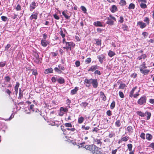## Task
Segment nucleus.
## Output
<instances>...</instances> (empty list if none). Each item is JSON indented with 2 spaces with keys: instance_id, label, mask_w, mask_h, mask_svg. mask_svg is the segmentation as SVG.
<instances>
[{
  "instance_id": "nucleus-1",
  "label": "nucleus",
  "mask_w": 154,
  "mask_h": 154,
  "mask_svg": "<svg viewBox=\"0 0 154 154\" xmlns=\"http://www.w3.org/2000/svg\"><path fill=\"white\" fill-rule=\"evenodd\" d=\"M83 147L85 148L86 149L90 150L93 154H96L97 152H98L99 151L98 149V147L94 145H87Z\"/></svg>"
},
{
  "instance_id": "nucleus-2",
  "label": "nucleus",
  "mask_w": 154,
  "mask_h": 154,
  "mask_svg": "<svg viewBox=\"0 0 154 154\" xmlns=\"http://www.w3.org/2000/svg\"><path fill=\"white\" fill-rule=\"evenodd\" d=\"M147 68L146 66V63L145 62L142 63L139 66L140 70L141 73L144 75H146L148 74L150 72V70L147 69H144Z\"/></svg>"
},
{
  "instance_id": "nucleus-3",
  "label": "nucleus",
  "mask_w": 154,
  "mask_h": 154,
  "mask_svg": "<svg viewBox=\"0 0 154 154\" xmlns=\"http://www.w3.org/2000/svg\"><path fill=\"white\" fill-rule=\"evenodd\" d=\"M75 44L72 42H66L65 46L63 47V49H66V50H71L72 48H74Z\"/></svg>"
},
{
  "instance_id": "nucleus-4",
  "label": "nucleus",
  "mask_w": 154,
  "mask_h": 154,
  "mask_svg": "<svg viewBox=\"0 0 154 154\" xmlns=\"http://www.w3.org/2000/svg\"><path fill=\"white\" fill-rule=\"evenodd\" d=\"M137 88V86H136L133 88L130 91L129 93V96L130 97H133L134 98H137V97L139 95V92L140 91V90H139L138 92H137L136 94H134V91Z\"/></svg>"
},
{
  "instance_id": "nucleus-5",
  "label": "nucleus",
  "mask_w": 154,
  "mask_h": 154,
  "mask_svg": "<svg viewBox=\"0 0 154 154\" xmlns=\"http://www.w3.org/2000/svg\"><path fill=\"white\" fill-rule=\"evenodd\" d=\"M146 100V97L145 95H143L138 100L137 103L139 105H144L145 104Z\"/></svg>"
},
{
  "instance_id": "nucleus-6",
  "label": "nucleus",
  "mask_w": 154,
  "mask_h": 154,
  "mask_svg": "<svg viewBox=\"0 0 154 154\" xmlns=\"http://www.w3.org/2000/svg\"><path fill=\"white\" fill-rule=\"evenodd\" d=\"M106 19L107 20L106 23L111 25H113L114 21H116V18L111 15H109V17H107Z\"/></svg>"
},
{
  "instance_id": "nucleus-7",
  "label": "nucleus",
  "mask_w": 154,
  "mask_h": 154,
  "mask_svg": "<svg viewBox=\"0 0 154 154\" xmlns=\"http://www.w3.org/2000/svg\"><path fill=\"white\" fill-rule=\"evenodd\" d=\"M105 56L103 54H101L97 56V58L98 59L99 62L102 64L103 61L105 60Z\"/></svg>"
},
{
  "instance_id": "nucleus-8",
  "label": "nucleus",
  "mask_w": 154,
  "mask_h": 154,
  "mask_svg": "<svg viewBox=\"0 0 154 154\" xmlns=\"http://www.w3.org/2000/svg\"><path fill=\"white\" fill-rule=\"evenodd\" d=\"M137 25L139 26L140 28L143 29L146 26V24L142 21H140L137 22Z\"/></svg>"
},
{
  "instance_id": "nucleus-9",
  "label": "nucleus",
  "mask_w": 154,
  "mask_h": 154,
  "mask_svg": "<svg viewBox=\"0 0 154 154\" xmlns=\"http://www.w3.org/2000/svg\"><path fill=\"white\" fill-rule=\"evenodd\" d=\"M67 10L64 11L62 12V14L66 19H69L71 15L70 14Z\"/></svg>"
},
{
  "instance_id": "nucleus-10",
  "label": "nucleus",
  "mask_w": 154,
  "mask_h": 154,
  "mask_svg": "<svg viewBox=\"0 0 154 154\" xmlns=\"http://www.w3.org/2000/svg\"><path fill=\"white\" fill-rule=\"evenodd\" d=\"M67 33V32L65 29L63 28V29H62L61 28V30L60 32L59 33L62 38H64L65 37L66 35L65 33Z\"/></svg>"
},
{
  "instance_id": "nucleus-11",
  "label": "nucleus",
  "mask_w": 154,
  "mask_h": 154,
  "mask_svg": "<svg viewBox=\"0 0 154 154\" xmlns=\"http://www.w3.org/2000/svg\"><path fill=\"white\" fill-rule=\"evenodd\" d=\"M41 43L43 47H45L49 43V42L45 39H42L41 41Z\"/></svg>"
},
{
  "instance_id": "nucleus-12",
  "label": "nucleus",
  "mask_w": 154,
  "mask_h": 154,
  "mask_svg": "<svg viewBox=\"0 0 154 154\" xmlns=\"http://www.w3.org/2000/svg\"><path fill=\"white\" fill-rule=\"evenodd\" d=\"M94 143L98 146H100L102 144V142H101L100 140L97 138L94 139Z\"/></svg>"
},
{
  "instance_id": "nucleus-13",
  "label": "nucleus",
  "mask_w": 154,
  "mask_h": 154,
  "mask_svg": "<svg viewBox=\"0 0 154 154\" xmlns=\"http://www.w3.org/2000/svg\"><path fill=\"white\" fill-rule=\"evenodd\" d=\"M93 87L94 88H96L97 87L98 83L97 80L96 79H94L92 83Z\"/></svg>"
},
{
  "instance_id": "nucleus-14",
  "label": "nucleus",
  "mask_w": 154,
  "mask_h": 154,
  "mask_svg": "<svg viewBox=\"0 0 154 154\" xmlns=\"http://www.w3.org/2000/svg\"><path fill=\"white\" fill-rule=\"evenodd\" d=\"M98 69V66L97 65H94L91 66L88 69V71L93 72Z\"/></svg>"
},
{
  "instance_id": "nucleus-15",
  "label": "nucleus",
  "mask_w": 154,
  "mask_h": 154,
  "mask_svg": "<svg viewBox=\"0 0 154 154\" xmlns=\"http://www.w3.org/2000/svg\"><path fill=\"white\" fill-rule=\"evenodd\" d=\"M94 25L96 26L102 27L103 24L100 21H97L94 23Z\"/></svg>"
},
{
  "instance_id": "nucleus-16",
  "label": "nucleus",
  "mask_w": 154,
  "mask_h": 154,
  "mask_svg": "<svg viewBox=\"0 0 154 154\" xmlns=\"http://www.w3.org/2000/svg\"><path fill=\"white\" fill-rule=\"evenodd\" d=\"M20 85V84L18 82H17L16 85L14 87V89L15 91V94L17 95L18 92V89Z\"/></svg>"
},
{
  "instance_id": "nucleus-17",
  "label": "nucleus",
  "mask_w": 154,
  "mask_h": 154,
  "mask_svg": "<svg viewBox=\"0 0 154 154\" xmlns=\"http://www.w3.org/2000/svg\"><path fill=\"white\" fill-rule=\"evenodd\" d=\"M94 79H85L84 81V83H86L87 84H92L93 81Z\"/></svg>"
},
{
  "instance_id": "nucleus-18",
  "label": "nucleus",
  "mask_w": 154,
  "mask_h": 154,
  "mask_svg": "<svg viewBox=\"0 0 154 154\" xmlns=\"http://www.w3.org/2000/svg\"><path fill=\"white\" fill-rule=\"evenodd\" d=\"M57 82L60 84H63L65 82L64 79L61 77H59L57 78Z\"/></svg>"
},
{
  "instance_id": "nucleus-19",
  "label": "nucleus",
  "mask_w": 154,
  "mask_h": 154,
  "mask_svg": "<svg viewBox=\"0 0 154 154\" xmlns=\"http://www.w3.org/2000/svg\"><path fill=\"white\" fill-rule=\"evenodd\" d=\"M36 6V3L34 2H32L30 5V10L34 9Z\"/></svg>"
},
{
  "instance_id": "nucleus-20",
  "label": "nucleus",
  "mask_w": 154,
  "mask_h": 154,
  "mask_svg": "<svg viewBox=\"0 0 154 154\" xmlns=\"http://www.w3.org/2000/svg\"><path fill=\"white\" fill-rule=\"evenodd\" d=\"M110 10L112 13L115 12L117 10V8L116 6L115 5H112Z\"/></svg>"
},
{
  "instance_id": "nucleus-21",
  "label": "nucleus",
  "mask_w": 154,
  "mask_h": 154,
  "mask_svg": "<svg viewBox=\"0 0 154 154\" xmlns=\"http://www.w3.org/2000/svg\"><path fill=\"white\" fill-rule=\"evenodd\" d=\"M126 130L128 131L129 134H131L133 132V129L132 126H129L127 127Z\"/></svg>"
},
{
  "instance_id": "nucleus-22",
  "label": "nucleus",
  "mask_w": 154,
  "mask_h": 154,
  "mask_svg": "<svg viewBox=\"0 0 154 154\" xmlns=\"http://www.w3.org/2000/svg\"><path fill=\"white\" fill-rule=\"evenodd\" d=\"M108 54L110 57H111L115 56L116 55V54L114 52L109 50L108 53Z\"/></svg>"
},
{
  "instance_id": "nucleus-23",
  "label": "nucleus",
  "mask_w": 154,
  "mask_h": 154,
  "mask_svg": "<svg viewBox=\"0 0 154 154\" xmlns=\"http://www.w3.org/2000/svg\"><path fill=\"white\" fill-rule=\"evenodd\" d=\"M100 93L101 97V98H102V100L104 101L106 100V97L104 93L102 91H101L100 92Z\"/></svg>"
},
{
  "instance_id": "nucleus-24",
  "label": "nucleus",
  "mask_w": 154,
  "mask_h": 154,
  "mask_svg": "<svg viewBox=\"0 0 154 154\" xmlns=\"http://www.w3.org/2000/svg\"><path fill=\"white\" fill-rule=\"evenodd\" d=\"M53 69L51 68H49L45 70V74H47L49 73H51L52 72Z\"/></svg>"
},
{
  "instance_id": "nucleus-25",
  "label": "nucleus",
  "mask_w": 154,
  "mask_h": 154,
  "mask_svg": "<svg viewBox=\"0 0 154 154\" xmlns=\"http://www.w3.org/2000/svg\"><path fill=\"white\" fill-rule=\"evenodd\" d=\"M37 18V14H35L31 15L30 17V19L32 20L34 19L35 20H36Z\"/></svg>"
},
{
  "instance_id": "nucleus-26",
  "label": "nucleus",
  "mask_w": 154,
  "mask_h": 154,
  "mask_svg": "<svg viewBox=\"0 0 154 154\" xmlns=\"http://www.w3.org/2000/svg\"><path fill=\"white\" fill-rule=\"evenodd\" d=\"M78 90V87H75L74 89L72 90L71 91V93L73 95L75 94L77 91Z\"/></svg>"
},
{
  "instance_id": "nucleus-27",
  "label": "nucleus",
  "mask_w": 154,
  "mask_h": 154,
  "mask_svg": "<svg viewBox=\"0 0 154 154\" xmlns=\"http://www.w3.org/2000/svg\"><path fill=\"white\" fill-rule=\"evenodd\" d=\"M60 111H62L64 113L67 112L68 111V108L67 107H61L60 109Z\"/></svg>"
},
{
  "instance_id": "nucleus-28",
  "label": "nucleus",
  "mask_w": 154,
  "mask_h": 154,
  "mask_svg": "<svg viewBox=\"0 0 154 154\" xmlns=\"http://www.w3.org/2000/svg\"><path fill=\"white\" fill-rule=\"evenodd\" d=\"M152 137V136L150 134H146V139L149 140H151Z\"/></svg>"
},
{
  "instance_id": "nucleus-29",
  "label": "nucleus",
  "mask_w": 154,
  "mask_h": 154,
  "mask_svg": "<svg viewBox=\"0 0 154 154\" xmlns=\"http://www.w3.org/2000/svg\"><path fill=\"white\" fill-rule=\"evenodd\" d=\"M145 116L146 115L147 116V120H149L151 116V113L150 112H146L145 113Z\"/></svg>"
},
{
  "instance_id": "nucleus-30",
  "label": "nucleus",
  "mask_w": 154,
  "mask_h": 154,
  "mask_svg": "<svg viewBox=\"0 0 154 154\" xmlns=\"http://www.w3.org/2000/svg\"><path fill=\"white\" fill-rule=\"evenodd\" d=\"M84 121V118L82 117L81 116L78 118V122L79 124L82 123Z\"/></svg>"
},
{
  "instance_id": "nucleus-31",
  "label": "nucleus",
  "mask_w": 154,
  "mask_h": 154,
  "mask_svg": "<svg viewBox=\"0 0 154 154\" xmlns=\"http://www.w3.org/2000/svg\"><path fill=\"white\" fill-rule=\"evenodd\" d=\"M88 103L84 102L81 103L80 105L82 107L85 108L88 106Z\"/></svg>"
},
{
  "instance_id": "nucleus-32",
  "label": "nucleus",
  "mask_w": 154,
  "mask_h": 154,
  "mask_svg": "<svg viewBox=\"0 0 154 154\" xmlns=\"http://www.w3.org/2000/svg\"><path fill=\"white\" fill-rule=\"evenodd\" d=\"M136 113L138 115L141 117H144L145 116V113H144L141 111H137Z\"/></svg>"
},
{
  "instance_id": "nucleus-33",
  "label": "nucleus",
  "mask_w": 154,
  "mask_h": 154,
  "mask_svg": "<svg viewBox=\"0 0 154 154\" xmlns=\"http://www.w3.org/2000/svg\"><path fill=\"white\" fill-rule=\"evenodd\" d=\"M115 125L117 127H119L121 125L120 120H117L115 122Z\"/></svg>"
},
{
  "instance_id": "nucleus-34",
  "label": "nucleus",
  "mask_w": 154,
  "mask_h": 154,
  "mask_svg": "<svg viewBox=\"0 0 154 154\" xmlns=\"http://www.w3.org/2000/svg\"><path fill=\"white\" fill-rule=\"evenodd\" d=\"M135 7V5L134 4L131 3L129 5L128 7V9H133Z\"/></svg>"
},
{
  "instance_id": "nucleus-35",
  "label": "nucleus",
  "mask_w": 154,
  "mask_h": 154,
  "mask_svg": "<svg viewBox=\"0 0 154 154\" xmlns=\"http://www.w3.org/2000/svg\"><path fill=\"white\" fill-rule=\"evenodd\" d=\"M126 86L125 84H121L119 87V88L120 89H123Z\"/></svg>"
},
{
  "instance_id": "nucleus-36",
  "label": "nucleus",
  "mask_w": 154,
  "mask_h": 154,
  "mask_svg": "<svg viewBox=\"0 0 154 154\" xmlns=\"http://www.w3.org/2000/svg\"><path fill=\"white\" fill-rule=\"evenodd\" d=\"M127 146L128 150L129 151H132V148L133 147V145L129 143L127 145Z\"/></svg>"
},
{
  "instance_id": "nucleus-37",
  "label": "nucleus",
  "mask_w": 154,
  "mask_h": 154,
  "mask_svg": "<svg viewBox=\"0 0 154 154\" xmlns=\"http://www.w3.org/2000/svg\"><path fill=\"white\" fill-rule=\"evenodd\" d=\"M129 139V137L127 136H125L122 137L121 138L122 140V141L126 142Z\"/></svg>"
},
{
  "instance_id": "nucleus-38",
  "label": "nucleus",
  "mask_w": 154,
  "mask_h": 154,
  "mask_svg": "<svg viewBox=\"0 0 154 154\" xmlns=\"http://www.w3.org/2000/svg\"><path fill=\"white\" fill-rule=\"evenodd\" d=\"M142 35L143 36V38L145 39L146 38L148 35V33L146 32H144L142 33Z\"/></svg>"
},
{
  "instance_id": "nucleus-39",
  "label": "nucleus",
  "mask_w": 154,
  "mask_h": 154,
  "mask_svg": "<svg viewBox=\"0 0 154 154\" xmlns=\"http://www.w3.org/2000/svg\"><path fill=\"white\" fill-rule=\"evenodd\" d=\"M115 106V102L114 101H113L110 105V108L113 109Z\"/></svg>"
},
{
  "instance_id": "nucleus-40",
  "label": "nucleus",
  "mask_w": 154,
  "mask_h": 154,
  "mask_svg": "<svg viewBox=\"0 0 154 154\" xmlns=\"http://www.w3.org/2000/svg\"><path fill=\"white\" fill-rule=\"evenodd\" d=\"M144 21L146 23L147 25H149V18L147 17H146L145 18L144 20Z\"/></svg>"
},
{
  "instance_id": "nucleus-41",
  "label": "nucleus",
  "mask_w": 154,
  "mask_h": 154,
  "mask_svg": "<svg viewBox=\"0 0 154 154\" xmlns=\"http://www.w3.org/2000/svg\"><path fill=\"white\" fill-rule=\"evenodd\" d=\"M19 97L18 98H21L23 97V94L22 92L21 89L20 88L19 90Z\"/></svg>"
},
{
  "instance_id": "nucleus-42",
  "label": "nucleus",
  "mask_w": 154,
  "mask_h": 154,
  "mask_svg": "<svg viewBox=\"0 0 154 154\" xmlns=\"http://www.w3.org/2000/svg\"><path fill=\"white\" fill-rule=\"evenodd\" d=\"M140 6L141 8H147L146 5L144 3H141L140 4Z\"/></svg>"
},
{
  "instance_id": "nucleus-43",
  "label": "nucleus",
  "mask_w": 154,
  "mask_h": 154,
  "mask_svg": "<svg viewBox=\"0 0 154 154\" xmlns=\"http://www.w3.org/2000/svg\"><path fill=\"white\" fill-rule=\"evenodd\" d=\"M115 133L113 132H111L109 135V137L110 138H112V137L115 136Z\"/></svg>"
},
{
  "instance_id": "nucleus-44",
  "label": "nucleus",
  "mask_w": 154,
  "mask_h": 154,
  "mask_svg": "<svg viewBox=\"0 0 154 154\" xmlns=\"http://www.w3.org/2000/svg\"><path fill=\"white\" fill-rule=\"evenodd\" d=\"M90 128L89 126H85V125H82V129L85 130H88Z\"/></svg>"
},
{
  "instance_id": "nucleus-45",
  "label": "nucleus",
  "mask_w": 154,
  "mask_h": 154,
  "mask_svg": "<svg viewBox=\"0 0 154 154\" xmlns=\"http://www.w3.org/2000/svg\"><path fill=\"white\" fill-rule=\"evenodd\" d=\"M32 74L35 75H36L38 74L37 71L35 69H32Z\"/></svg>"
},
{
  "instance_id": "nucleus-46",
  "label": "nucleus",
  "mask_w": 154,
  "mask_h": 154,
  "mask_svg": "<svg viewBox=\"0 0 154 154\" xmlns=\"http://www.w3.org/2000/svg\"><path fill=\"white\" fill-rule=\"evenodd\" d=\"M1 18L2 20L4 22L8 20L7 17H6L5 16H2Z\"/></svg>"
},
{
  "instance_id": "nucleus-47",
  "label": "nucleus",
  "mask_w": 154,
  "mask_h": 154,
  "mask_svg": "<svg viewBox=\"0 0 154 154\" xmlns=\"http://www.w3.org/2000/svg\"><path fill=\"white\" fill-rule=\"evenodd\" d=\"M119 94L120 97L121 98H123L124 97V94L122 91H119Z\"/></svg>"
},
{
  "instance_id": "nucleus-48",
  "label": "nucleus",
  "mask_w": 154,
  "mask_h": 154,
  "mask_svg": "<svg viewBox=\"0 0 154 154\" xmlns=\"http://www.w3.org/2000/svg\"><path fill=\"white\" fill-rule=\"evenodd\" d=\"M57 77H53L51 78V80L53 82H55L56 81H57Z\"/></svg>"
},
{
  "instance_id": "nucleus-49",
  "label": "nucleus",
  "mask_w": 154,
  "mask_h": 154,
  "mask_svg": "<svg viewBox=\"0 0 154 154\" xmlns=\"http://www.w3.org/2000/svg\"><path fill=\"white\" fill-rule=\"evenodd\" d=\"M81 10L84 12V13H86L87 10L86 8L83 6L81 7Z\"/></svg>"
},
{
  "instance_id": "nucleus-50",
  "label": "nucleus",
  "mask_w": 154,
  "mask_h": 154,
  "mask_svg": "<svg viewBox=\"0 0 154 154\" xmlns=\"http://www.w3.org/2000/svg\"><path fill=\"white\" fill-rule=\"evenodd\" d=\"M54 70L58 72V73H60L61 72V71L60 70V69H59V68L57 67H55L54 69Z\"/></svg>"
},
{
  "instance_id": "nucleus-51",
  "label": "nucleus",
  "mask_w": 154,
  "mask_h": 154,
  "mask_svg": "<svg viewBox=\"0 0 154 154\" xmlns=\"http://www.w3.org/2000/svg\"><path fill=\"white\" fill-rule=\"evenodd\" d=\"M65 126L67 127H71L72 125L70 123H66L64 124Z\"/></svg>"
},
{
  "instance_id": "nucleus-52",
  "label": "nucleus",
  "mask_w": 154,
  "mask_h": 154,
  "mask_svg": "<svg viewBox=\"0 0 154 154\" xmlns=\"http://www.w3.org/2000/svg\"><path fill=\"white\" fill-rule=\"evenodd\" d=\"M91 59L89 57L86 59L85 62L87 63H89L91 62Z\"/></svg>"
},
{
  "instance_id": "nucleus-53",
  "label": "nucleus",
  "mask_w": 154,
  "mask_h": 154,
  "mask_svg": "<svg viewBox=\"0 0 154 154\" xmlns=\"http://www.w3.org/2000/svg\"><path fill=\"white\" fill-rule=\"evenodd\" d=\"M34 105H31L29 107V110L32 111V112H34L35 111L34 109Z\"/></svg>"
},
{
  "instance_id": "nucleus-54",
  "label": "nucleus",
  "mask_w": 154,
  "mask_h": 154,
  "mask_svg": "<svg viewBox=\"0 0 154 154\" xmlns=\"http://www.w3.org/2000/svg\"><path fill=\"white\" fill-rule=\"evenodd\" d=\"M6 64L5 62H0V67H4Z\"/></svg>"
},
{
  "instance_id": "nucleus-55",
  "label": "nucleus",
  "mask_w": 154,
  "mask_h": 154,
  "mask_svg": "<svg viewBox=\"0 0 154 154\" xmlns=\"http://www.w3.org/2000/svg\"><path fill=\"white\" fill-rule=\"evenodd\" d=\"M120 4H121V5H125L126 4L125 1L124 0H121L120 1Z\"/></svg>"
},
{
  "instance_id": "nucleus-56",
  "label": "nucleus",
  "mask_w": 154,
  "mask_h": 154,
  "mask_svg": "<svg viewBox=\"0 0 154 154\" xmlns=\"http://www.w3.org/2000/svg\"><path fill=\"white\" fill-rule=\"evenodd\" d=\"M96 44L98 45H101V40H98L96 42Z\"/></svg>"
},
{
  "instance_id": "nucleus-57",
  "label": "nucleus",
  "mask_w": 154,
  "mask_h": 154,
  "mask_svg": "<svg viewBox=\"0 0 154 154\" xmlns=\"http://www.w3.org/2000/svg\"><path fill=\"white\" fill-rule=\"evenodd\" d=\"M5 80L8 82H10V80H11V78L10 77L8 76H6L5 77Z\"/></svg>"
},
{
  "instance_id": "nucleus-58",
  "label": "nucleus",
  "mask_w": 154,
  "mask_h": 154,
  "mask_svg": "<svg viewBox=\"0 0 154 154\" xmlns=\"http://www.w3.org/2000/svg\"><path fill=\"white\" fill-rule=\"evenodd\" d=\"M140 137L143 140L145 139V134L144 133H142L140 135Z\"/></svg>"
},
{
  "instance_id": "nucleus-59",
  "label": "nucleus",
  "mask_w": 154,
  "mask_h": 154,
  "mask_svg": "<svg viewBox=\"0 0 154 154\" xmlns=\"http://www.w3.org/2000/svg\"><path fill=\"white\" fill-rule=\"evenodd\" d=\"M58 67L60 70H64V68L60 64L58 66Z\"/></svg>"
},
{
  "instance_id": "nucleus-60",
  "label": "nucleus",
  "mask_w": 154,
  "mask_h": 154,
  "mask_svg": "<svg viewBox=\"0 0 154 154\" xmlns=\"http://www.w3.org/2000/svg\"><path fill=\"white\" fill-rule=\"evenodd\" d=\"M106 114L109 116H111L112 114L111 111L109 110H108L106 112Z\"/></svg>"
},
{
  "instance_id": "nucleus-61",
  "label": "nucleus",
  "mask_w": 154,
  "mask_h": 154,
  "mask_svg": "<svg viewBox=\"0 0 154 154\" xmlns=\"http://www.w3.org/2000/svg\"><path fill=\"white\" fill-rule=\"evenodd\" d=\"M21 6L20 5L18 4L16 8V9L17 11H20L21 10Z\"/></svg>"
},
{
  "instance_id": "nucleus-62",
  "label": "nucleus",
  "mask_w": 154,
  "mask_h": 154,
  "mask_svg": "<svg viewBox=\"0 0 154 154\" xmlns=\"http://www.w3.org/2000/svg\"><path fill=\"white\" fill-rule=\"evenodd\" d=\"M75 64L76 67H78L80 66V62L78 60L75 62Z\"/></svg>"
},
{
  "instance_id": "nucleus-63",
  "label": "nucleus",
  "mask_w": 154,
  "mask_h": 154,
  "mask_svg": "<svg viewBox=\"0 0 154 154\" xmlns=\"http://www.w3.org/2000/svg\"><path fill=\"white\" fill-rule=\"evenodd\" d=\"M124 21V19L122 17H120V19L119 21V22L120 23H122Z\"/></svg>"
},
{
  "instance_id": "nucleus-64",
  "label": "nucleus",
  "mask_w": 154,
  "mask_h": 154,
  "mask_svg": "<svg viewBox=\"0 0 154 154\" xmlns=\"http://www.w3.org/2000/svg\"><path fill=\"white\" fill-rule=\"evenodd\" d=\"M137 76V74L136 73H134L133 74H131V77L133 78H135Z\"/></svg>"
}]
</instances>
